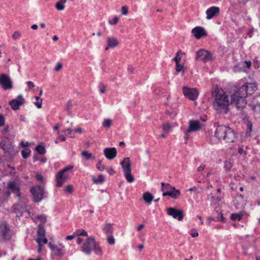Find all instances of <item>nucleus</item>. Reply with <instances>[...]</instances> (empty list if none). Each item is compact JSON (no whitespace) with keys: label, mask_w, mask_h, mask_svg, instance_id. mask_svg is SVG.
Masks as SVG:
<instances>
[{"label":"nucleus","mask_w":260,"mask_h":260,"mask_svg":"<svg viewBox=\"0 0 260 260\" xmlns=\"http://www.w3.org/2000/svg\"><path fill=\"white\" fill-rule=\"evenodd\" d=\"M256 89V86L253 83H246L235 89L231 92V105L235 106L238 110L243 109L247 104L246 98L248 95H251Z\"/></svg>","instance_id":"f257e3e1"},{"label":"nucleus","mask_w":260,"mask_h":260,"mask_svg":"<svg viewBox=\"0 0 260 260\" xmlns=\"http://www.w3.org/2000/svg\"><path fill=\"white\" fill-rule=\"evenodd\" d=\"M213 99V106L218 113L226 114L229 110L230 101L224 91L218 87H215L212 92Z\"/></svg>","instance_id":"f03ea898"},{"label":"nucleus","mask_w":260,"mask_h":260,"mask_svg":"<svg viewBox=\"0 0 260 260\" xmlns=\"http://www.w3.org/2000/svg\"><path fill=\"white\" fill-rule=\"evenodd\" d=\"M215 137L219 140L226 142H234L236 139L235 133L229 126L219 125L215 131Z\"/></svg>","instance_id":"7ed1b4c3"},{"label":"nucleus","mask_w":260,"mask_h":260,"mask_svg":"<svg viewBox=\"0 0 260 260\" xmlns=\"http://www.w3.org/2000/svg\"><path fill=\"white\" fill-rule=\"evenodd\" d=\"M0 146L4 151L5 160L11 161L17 154V151L14 149L10 139L5 138L0 143Z\"/></svg>","instance_id":"20e7f679"},{"label":"nucleus","mask_w":260,"mask_h":260,"mask_svg":"<svg viewBox=\"0 0 260 260\" xmlns=\"http://www.w3.org/2000/svg\"><path fill=\"white\" fill-rule=\"evenodd\" d=\"M13 234V231L7 222L2 221L0 222V241H9L12 238Z\"/></svg>","instance_id":"39448f33"},{"label":"nucleus","mask_w":260,"mask_h":260,"mask_svg":"<svg viewBox=\"0 0 260 260\" xmlns=\"http://www.w3.org/2000/svg\"><path fill=\"white\" fill-rule=\"evenodd\" d=\"M21 181L17 175H14L9 181L7 185L8 189L17 196H20V185Z\"/></svg>","instance_id":"423d86ee"},{"label":"nucleus","mask_w":260,"mask_h":260,"mask_svg":"<svg viewBox=\"0 0 260 260\" xmlns=\"http://www.w3.org/2000/svg\"><path fill=\"white\" fill-rule=\"evenodd\" d=\"M30 192L32 196L33 201L35 203L40 202L43 199L47 197V193L41 185H36L31 187Z\"/></svg>","instance_id":"0eeeda50"},{"label":"nucleus","mask_w":260,"mask_h":260,"mask_svg":"<svg viewBox=\"0 0 260 260\" xmlns=\"http://www.w3.org/2000/svg\"><path fill=\"white\" fill-rule=\"evenodd\" d=\"M120 165L123 169L124 176L127 181L129 183L133 182L134 181V178L131 174V161L129 157H125L120 162Z\"/></svg>","instance_id":"6e6552de"},{"label":"nucleus","mask_w":260,"mask_h":260,"mask_svg":"<svg viewBox=\"0 0 260 260\" xmlns=\"http://www.w3.org/2000/svg\"><path fill=\"white\" fill-rule=\"evenodd\" d=\"M72 166H70L62 169L56 174V185L58 187H61L63 182H65L69 177L68 172L73 169Z\"/></svg>","instance_id":"1a4fd4ad"},{"label":"nucleus","mask_w":260,"mask_h":260,"mask_svg":"<svg viewBox=\"0 0 260 260\" xmlns=\"http://www.w3.org/2000/svg\"><path fill=\"white\" fill-rule=\"evenodd\" d=\"M195 59L204 62L210 61L213 59L212 53L208 50L200 49L196 52Z\"/></svg>","instance_id":"9d476101"},{"label":"nucleus","mask_w":260,"mask_h":260,"mask_svg":"<svg viewBox=\"0 0 260 260\" xmlns=\"http://www.w3.org/2000/svg\"><path fill=\"white\" fill-rule=\"evenodd\" d=\"M93 244H94V238L93 237H88L81 247L82 251L86 254L89 255L91 252Z\"/></svg>","instance_id":"9b49d317"},{"label":"nucleus","mask_w":260,"mask_h":260,"mask_svg":"<svg viewBox=\"0 0 260 260\" xmlns=\"http://www.w3.org/2000/svg\"><path fill=\"white\" fill-rule=\"evenodd\" d=\"M0 84L5 90L12 88V81L10 77L6 74H0Z\"/></svg>","instance_id":"f8f14e48"},{"label":"nucleus","mask_w":260,"mask_h":260,"mask_svg":"<svg viewBox=\"0 0 260 260\" xmlns=\"http://www.w3.org/2000/svg\"><path fill=\"white\" fill-rule=\"evenodd\" d=\"M183 92L186 98L192 101L195 100L199 95V92L196 88H189L183 87Z\"/></svg>","instance_id":"ddd939ff"},{"label":"nucleus","mask_w":260,"mask_h":260,"mask_svg":"<svg viewBox=\"0 0 260 260\" xmlns=\"http://www.w3.org/2000/svg\"><path fill=\"white\" fill-rule=\"evenodd\" d=\"M167 213L174 218L181 221L183 219V214L181 210H177L174 208H169L167 209Z\"/></svg>","instance_id":"4468645a"},{"label":"nucleus","mask_w":260,"mask_h":260,"mask_svg":"<svg viewBox=\"0 0 260 260\" xmlns=\"http://www.w3.org/2000/svg\"><path fill=\"white\" fill-rule=\"evenodd\" d=\"M192 34L197 39H200L201 38L207 36V32L205 29L201 26H196L191 30Z\"/></svg>","instance_id":"2eb2a0df"},{"label":"nucleus","mask_w":260,"mask_h":260,"mask_svg":"<svg viewBox=\"0 0 260 260\" xmlns=\"http://www.w3.org/2000/svg\"><path fill=\"white\" fill-rule=\"evenodd\" d=\"M220 13L219 8L218 7L212 6L208 8L206 11V19L210 20L213 17L218 16Z\"/></svg>","instance_id":"dca6fc26"},{"label":"nucleus","mask_w":260,"mask_h":260,"mask_svg":"<svg viewBox=\"0 0 260 260\" xmlns=\"http://www.w3.org/2000/svg\"><path fill=\"white\" fill-rule=\"evenodd\" d=\"M24 103V99L23 98L22 95H19L17 99H14L9 102L12 109L17 110L19 109L20 106L23 105Z\"/></svg>","instance_id":"f3484780"},{"label":"nucleus","mask_w":260,"mask_h":260,"mask_svg":"<svg viewBox=\"0 0 260 260\" xmlns=\"http://www.w3.org/2000/svg\"><path fill=\"white\" fill-rule=\"evenodd\" d=\"M104 153L107 158L111 160L116 157L117 150L114 147L106 148L104 150Z\"/></svg>","instance_id":"a211bd4d"},{"label":"nucleus","mask_w":260,"mask_h":260,"mask_svg":"<svg viewBox=\"0 0 260 260\" xmlns=\"http://www.w3.org/2000/svg\"><path fill=\"white\" fill-rule=\"evenodd\" d=\"M201 128L200 123L198 120H190L189 126L187 129L188 132H197Z\"/></svg>","instance_id":"6ab92c4d"},{"label":"nucleus","mask_w":260,"mask_h":260,"mask_svg":"<svg viewBox=\"0 0 260 260\" xmlns=\"http://www.w3.org/2000/svg\"><path fill=\"white\" fill-rule=\"evenodd\" d=\"M49 248L53 251L54 254L58 256H62L65 253V250L62 248H59L56 245L50 242L48 244Z\"/></svg>","instance_id":"aec40b11"},{"label":"nucleus","mask_w":260,"mask_h":260,"mask_svg":"<svg viewBox=\"0 0 260 260\" xmlns=\"http://www.w3.org/2000/svg\"><path fill=\"white\" fill-rule=\"evenodd\" d=\"M180 194V191L178 189H176L175 187L172 188L171 191L169 192H165L162 193L163 196H169L172 198L177 199Z\"/></svg>","instance_id":"412c9836"},{"label":"nucleus","mask_w":260,"mask_h":260,"mask_svg":"<svg viewBox=\"0 0 260 260\" xmlns=\"http://www.w3.org/2000/svg\"><path fill=\"white\" fill-rule=\"evenodd\" d=\"M235 205L237 208H241L244 206V200L242 194H237L235 198Z\"/></svg>","instance_id":"4be33fe9"},{"label":"nucleus","mask_w":260,"mask_h":260,"mask_svg":"<svg viewBox=\"0 0 260 260\" xmlns=\"http://www.w3.org/2000/svg\"><path fill=\"white\" fill-rule=\"evenodd\" d=\"M103 231L107 235H112L113 233V224L107 223L103 227Z\"/></svg>","instance_id":"5701e85b"},{"label":"nucleus","mask_w":260,"mask_h":260,"mask_svg":"<svg viewBox=\"0 0 260 260\" xmlns=\"http://www.w3.org/2000/svg\"><path fill=\"white\" fill-rule=\"evenodd\" d=\"M251 107L252 110L257 113H260V102L257 99H253L251 103Z\"/></svg>","instance_id":"b1692460"},{"label":"nucleus","mask_w":260,"mask_h":260,"mask_svg":"<svg viewBox=\"0 0 260 260\" xmlns=\"http://www.w3.org/2000/svg\"><path fill=\"white\" fill-rule=\"evenodd\" d=\"M143 199L146 203L150 204L153 199V196L149 192H146L143 193Z\"/></svg>","instance_id":"393cba45"},{"label":"nucleus","mask_w":260,"mask_h":260,"mask_svg":"<svg viewBox=\"0 0 260 260\" xmlns=\"http://www.w3.org/2000/svg\"><path fill=\"white\" fill-rule=\"evenodd\" d=\"M93 250L95 253L98 255H101L103 253L101 247L100 246L98 243L94 240V244H93Z\"/></svg>","instance_id":"a878e982"},{"label":"nucleus","mask_w":260,"mask_h":260,"mask_svg":"<svg viewBox=\"0 0 260 260\" xmlns=\"http://www.w3.org/2000/svg\"><path fill=\"white\" fill-rule=\"evenodd\" d=\"M107 43L109 47H114L118 45V41L114 38H109L107 39Z\"/></svg>","instance_id":"bb28decb"},{"label":"nucleus","mask_w":260,"mask_h":260,"mask_svg":"<svg viewBox=\"0 0 260 260\" xmlns=\"http://www.w3.org/2000/svg\"><path fill=\"white\" fill-rule=\"evenodd\" d=\"M161 190L163 192H169V191H171L172 188H173V186L170 185L168 183H165L164 182H162L161 183Z\"/></svg>","instance_id":"cd10ccee"},{"label":"nucleus","mask_w":260,"mask_h":260,"mask_svg":"<svg viewBox=\"0 0 260 260\" xmlns=\"http://www.w3.org/2000/svg\"><path fill=\"white\" fill-rule=\"evenodd\" d=\"M38 236H45V230L44 228L43 224L40 223L38 225V229L37 231Z\"/></svg>","instance_id":"c85d7f7f"},{"label":"nucleus","mask_w":260,"mask_h":260,"mask_svg":"<svg viewBox=\"0 0 260 260\" xmlns=\"http://www.w3.org/2000/svg\"><path fill=\"white\" fill-rule=\"evenodd\" d=\"M67 0H59L56 3L55 8L58 10H63L64 9V4L66 3Z\"/></svg>","instance_id":"c756f323"},{"label":"nucleus","mask_w":260,"mask_h":260,"mask_svg":"<svg viewBox=\"0 0 260 260\" xmlns=\"http://www.w3.org/2000/svg\"><path fill=\"white\" fill-rule=\"evenodd\" d=\"M104 176L102 174L99 175L97 179L92 177V181L96 184H102L104 181Z\"/></svg>","instance_id":"7c9ffc66"},{"label":"nucleus","mask_w":260,"mask_h":260,"mask_svg":"<svg viewBox=\"0 0 260 260\" xmlns=\"http://www.w3.org/2000/svg\"><path fill=\"white\" fill-rule=\"evenodd\" d=\"M36 150L41 155L44 154L46 153L45 148L41 145H38L36 147Z\"/></svg>","instance_id":"2f4dec72"},{"label":"nucleus","mask_w":260,"mask_h":260,"mask_svg":"<svg viewBox=\"0 0 260 260\" xmlns=\"http://www.w3.org/2000/svg\"><path fill=\"white\" fill-rule=\"evenodd\" d=\"M76 236H88L87 233L84 230H76L75 232Z\"/></svg>","instance_id":"473e14b6"},{"label":"nucleus","mask_w":260,"mask_h":260,"mask_svg":"<svg viewBox=\"0 0 260 260\" xmlns=\"http://www.w3.org/2000/svg\"><path fill=\"white\" fill-rule=\"evenodd\" d=\"M231 218L233 220L240 221L242 218V216L240 213H233L231 214Z\"/></svg>","instance_id":"72a5a7b5"},{"label":"nucleus","mask_w":260,"mask_h":260,"mask_svg":"<svg viewBox=\"0 0 260 260\" xmlns=\"http://www.w3.org/2000/svg\"><path fill=\"white\" fill-rule=\"evenodd\" d=\"M45 236H38L36 241L38 244V251L40 252L41 250L42 244V242L43 241V239Z\"/></svg>","instance_id":"f704fd0d"},{"label":"nucleus","mask_w":260,"mask_h":260,"mask_svg":"<svg viewBox=\"0 0 260 260\" xmlns=\"http://www.w3.org/2000/svg\"><path fill=\"white\" fill-rule=\"evenodd\" d=\"M31 151L29 149H26L21 151V154L24 158H27L30 155Z\"/></svg>","instance_id":"c9c22d12"},{"label":"nucleus","mask_w":260,"mask_h":260,"mask_svg":"<svg viewBox=\"0 0 260 260\" xmlns=\"http://www.w3.org/2000/svg\"><path fill=\"white\" fill-rule=\"evenodd\" d=\"M112 125V121L110 119H106L103 123V126L106 128H109Z\"/></svg>","instance_id":"e433bc0d"},{"label":"nucleus","mask_w":260,"mask_h":260,"mask_svg":"<svg viewBox=\"0 0 260 260\" xmlns=\"http://www.w3.org/2000/svg\"><path fill=\"white\" fill-rule=\"evenodd\" d=\"M82 156L86 158V159H89L92 157V154L88 152L87 151H83L82 152Z\"/></svg>","instance_id":"4c0bfd02"},{"label":"nucleus","mask_w":260,"mask_h":260,"mask_svg":"<svg viewBox=\"0 0 260 260\" xmlns=\"http://www.w3.org/2000/svg\"><path fill=\"white\" fill-rule=\"evenodd\" d=\"M107 241L110 245H114L115 242V239L112 235L108 236Z\"/></svg>","instance_id":"58836bf2"},{"label":"nucleus","mask_w":260,"mask_h":260,"mask_svg":"<svg viewBox=\"0 0 260 260\" xmlns=\"http://www.w3.org/2000/svg\"><path fill=\"white\" fill-rule=\"evenodd\" d=\"M96 168L100 171H103L105 170V166L102 165V161L99 160L96 165Z\"/></svg>","instance_id":"ea45409f"},{"label":"nucleus","mask_w":260,"mask_h":260,"mask_svg":"<svg viewBox=\"0 0 260 260\" xmlns=\"http://www.w3.org/2000/svg\"><path fill=\"white\" fill-rule=\"evenodd\" d=\"M233 165L231 161H226L224 163V168L226 171L230 170L232 167Z\"/></svg>","instance_id":"a19ab883"},{"label":"nucleus","mask_w":260,"mask_h":260,"mask_svg":"<svg viewBox=\"0 0 260 260\" xmlns=\"http://www.w3.org/2000/svg\"><path fill=\"white\" fill-rule=\"evenodd\" d=\"M121 14L126 15L128 13V7L127 6H122L121 9Z\"/></svg>","instance_id":"79ce46f5"},{"label":"nucleus","mask_w":260,"mask_h":260,"mask_svg":"<svg viewBox=\"0 0 260 260\" xmlns=\"http://www.w3.org/2000/svg\"><path fill=\"white\" fill-rule=\"evenodd\" d=\"M37 219L40 220L42 223H45L46 222V217L44 215H41L37 216Z\"/></svg>","instance_id":"37998d69"},{"label":"nucleus","mask_w":260,"mask_h":260,"mask_svg":"<svg viewBox=\"0 0 260 260\" xmlns=\"http://www.w3.org/2000/svg\"><path fill=\"white\" fill-rule=\"evenodd\" d=\"M118 21V18L117 16H115L113 20H109V23L111 25H115L117 23Z\"/></svg>","instance_id":"c03bdc74"},{"label":"nucleus","mask_w":260,"mask_h":260,"mask_svg":"<svg viewBox=\"0 0 260 260\" xmlns=\"http://www.w3.org/2000/svg\"><path fill=\"white\" fill-rule=\"evenodd\" d=\"M21 36V34L17 31H15L12 35V38L14 40H17Z\"/></svg>","instance_id":"a18cd8bd"},{"label":"nucleus","mask_w":260,"mask_h":260,"mask_svg":"<svg viewBox=\"0 0 260 260\" xmlns=\"http://www.w3.org/2000/svg\"><path fill=\"white\" fill-rule=\"evenodd\" d=\"M64 191L71 193L73 191V186L71 185H68L64 188Z\"/></svg>","instance_id":"49530a36"},{"label":"nucleus","mask_w":260,"mask_h":260,"mask_svg":"<svg viewBox=\"0 0 260 260\" xmlns=\"http://www.w3.org/2000/svg\"><path fill=\"white\" fill-rule=\"evenodd\" d=\"M162 128L164 131L168 132L169 131V129L171 128V125H170V124L167 123V124L163 125Z\"/></svg>","instance_id":"de8ad7c7"},{"label":"nucleus","mask_w":260,"mask_h":260,"mask_svg":"<svg viewBox=\"0 0 260 260\" xmlns=\"http://www.w3.org/2000/svg\"><path fill=\"white\" fill-rule=\"evenodd\" d=\"M217 218V220H218V221H221L222 222H225V221H226V220H225V218L223 216L222 214H221V213L218 214Z\"/></svg>","instance_id":"09e8293b"},{"label":"nucleus","mask_w":260,"mask_h":260,"mask_svg":"<svg viewBox=\"0 0 260 260\" xmlns=\"http://www.w3.org/2000/svg\"><path fill=\"white\" fill-rule=\"evenodd\" d=\"M183 69V65L180 62L176 63V70L177 72H180Z\"/></svg>","instance_id":"8fccbe9b"},{"label":"nucleus","mask_w":260,"mask_h":260,"mask_svg":"<svg viewBox=\"0 0 260 260\" xmlns=\"http://www.w3.org/2000/svg\"><path fill=\"white\" fill-rule=\"evenodd\" d=\"M180 51H178L176 54L175 57L173 59V60L175 61V63L180 62L181 60V57L179 56V54Z\"/></svg>","instance_id":"3c124183"},{"label":"nucleus","mask_w":260,"mask_h":260,"mask_svg":"<svg viewBox=\"0 0 260 260\" xmlns=\"http://www.w3.org/2000/svg\"><path fill=\"white\" fill-rule=\"evenodd\" d=\"M220 200V199L219 197L217 196H212V199H211V201L213 203H217L218 202H219Z\"/></svg>","instance_id":"603ef678"},{"label":"nucleus","mask_w":260,"mask_h":260,"mask_svg":"<svg viewBox=\"0 0 260 260\" xmlns=\"http://www.w3.org/2000/svg\"><path fill=\"white\" fill-rule=\"evenodd\" d=\"M62 67V64L61 63H60V62H58V63L56 64V66H55V68H54V70H55V71L58 72V71H59L60 70H61V69Z\"/></svg>","instance_id":"864d4df0"},{"label":"nucleus","mask_w":260,"mask_h":260,"mask_svg":"<svg viewBox=\"0 0 260 260\" xmlns=\"http://www.w3.org/2000/svg\"><path fill=\"white\" fill-rule=\"evenodd\" d=\"M5 123V119L4 116L0 114V126H3Z\"/></svg>","instance_id":"5fc2aeb1"},{"label":"nucleus","mask_w":260,"mask_h":260,"mask_svg":"<svg viewBox=\"0 0 260 260\" xmlns=\"http://www.w3.org/2000/svg\"><path fill=\"white\" fill-rule=\"evenodd\" d=\"M72 103L71 102V101H68V102L67 103V107H66V110L67 111H68V112H70V108H71V107L72 106Z\"/></svg>","instance_id":"6e6d98bb"},{"label":"nucleus","mask_w":260,"mask_h":260,"mask_svg":"<svg viewBox=\"0 0 260 260\" xmlns=\"http://www.w3.org/2000/svg\"><path fill=\"white\" fill-rule=\"evenodd\" d=\"M42 99H41L40 102L37 101V102H35L34 104L38 108L40 109L42 107Z\"/></svg>","instance_id":"4d7b16f0"},{"label":"nucleus","mask_w":260,"mask_h":260,"mask_svg":"<svg viewBox=\"0 0 260 260\" xmlns=\"http://www.w3.org/2000/svg\"><path fill=\"white\" fill-rule=\"evenodd\" d=\"M75 236H76V235L74 233L73 235L67 236L66 238V239L67 240H73L75 237Z\"/></svg>","instance_id":"13d9d810"},{"label":"nucleus","mask_w":260,"mask_h":260,"mask_svg":"<svg viewBox=\"0 0 260 260\" xmlns=\"http://www.w3.org/2000/svg\"><path fill=\"white\" fill-rule=\"evenodd\" d=\"M27 85L29 88H32L35 86L34 84L30 81L27 82Z\"/></svg>","instance_id":"bf43d9fd"},{"label":"nucleus","mask_w":260,"mask_h":260,"mask_svg":"<svg viewBox=\"0 0 260 260\" xmlns=\"http://www.w3.org/2000/svg\"><path fill=\"white\" fill-rule=\"evenodd\" d=\"M36 178L38 180L42 181L43 179V177L39 174H38L36 175Z\"/></svg>","instance_id":"052dcab7"},{"label":"nucleus","mask_w":260,"mask_h":260,"mask_svg":"<svg viewBox=\"0 0 260 260\" xmlns=\"http://www.w3.org/2000/svg\"><path fill=\"white\" fill-rule=\"evenodd\" d=\"M247 129L249 132H250L252 131V124L251 122H248L247 125Z\"/></svg>","instance_id":"680f3d73"},{"label":"nucleus","mask_w":260,"mask_h":260,"mask_svg":"<svg viewBox=\"0 0 260 260\" xmlns=\"http://www.w3.org/2000/svg\"><path fill=\"white\" fill-rule=\"evenodd\" d=\"M107 172L110 175H113L115 173V171L112 168L108 169Z\"/></svg>","instance_id":"e2e57ef3"},{"label":"nucleus","mask_w":260,"mask_h":260,"mask_svg":"<svg viewBox=\"0 0 260 260\" xmlns=\"http://www.w3.org/2000/svg\"><path fill=\"white\" fill-rule=\"evenodd\" d=\"M244 64H246V67L247 68H250V67H251V63L250 61H245L244 62Z\"/></svg>","instance_id":"0e129e2a"},{"label":"nucleus","mask_w":260,"mask_h":260,"mask_svg":"<svg viewBox=\"0 0 260 260\" xmlns=\"http://www.w3.org/2000/svg\"><path fill=\"white\" fill-rule=\"evenodd\" d=\"M190 132H188L187 130L185 132V139L187 140L189 138V133Z\"/></svg>","instance_id":"69168bd1"},{"label":"nucleus","mask_w":260,"mask_h":260,"mask_svg":"<svg viewBox=\"0 0 260 260\" xmlns=\"http://www.w3.org/2000/svg\"><path fill=\"white\" fill-rule=\"evenodd\" d=\"M238 152L239 154H242L244 152V149L241 147H239Z\"/></svg>","instance_id":"338daca9"},{"label":"nucleus","mask_w":260,"mask_h":260,"mask_svg":"<svg viewBox=\"0 0 260 260\" xmlns=\"http://www.w3.org/2000/svg\"><path fill=\"white\" fill-rule=\"evenodd\" d=\"M127 70H128V71L129 72H131V73H133V72H134V68H133L132 67H131V66H128V68H127Z\"/></svg>","instance_id":"774afa93"}]
</instances>
